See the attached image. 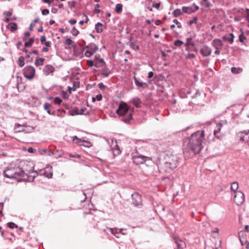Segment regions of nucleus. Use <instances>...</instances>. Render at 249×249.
Instances as JSON below:
<instances>
[{"instance_id": "obj_57", "label": "nucleus", "mask_w": 249, "mask_h": 249, "mask_svg": "<svg viewBox=\"0 0 249 249\" xmlns=\"http://www.w3.org/2000/svg\"><path fill=\"white\" fill-rule=\"evenodd\" d=\"M31 53H34V54H37L38 53V52H37V50H33V51L30 52L29 54H27V57H30V54H31Z\"/></svg>"}, {"instance_id": "obj_60", "label": "nucleus", "mask_w": 249, "mask_h": 249, "mask_svg": "<svg viewBox=\"0 0 249 249\" xmlns=\"http://www.w3.org/2000/svg\"><path fill=\"white\" fill-rule=\"evenodd\" d=\"M69 22L71 24L73 25V24H74L75 23H76V19H70V20H69Z\"/></svg>"}, {"instance_id": "obj_41", "label": "nucleus", "mask_w": 249, "mask_h": 249, "mask_svg": "<svg viewBox=\"0 0 249 249\" xmlns=\"http://www.w3.org/2000/svg\"><path fill=\"white\" fill-rule=\"evenodd\" d=\"M78 113H79L78 112H76L75 108L71 109L69 111V114L71 116L76 115H78Z\"/></svg>"}, {"instance_id": "obj_17", "label": "nucleus", "mask_w": 249, "mask_h": 249, "mask_svg": "<svg viewBox=\"0 0 249 249\" xmlns=\"http://www.w3.org/2000/svg\"><path fill=\"white\" fill-rule=\"evenodd\" d=\"M109 231L111 232V233L113 234H114L116 237L119 238V237L117 235L118 233H121L123 235H125L126 233H124V232H122L123 229H113V228H109Z\"/></svg>"}, {"instance_id": "obj_33", "label": "nucleus", "mask_w": 249, "mask_h": 249, "mask_svg": "<svg viewBox=\"0 0 249 249\" xmlns=\"http://www.w3.org/2000/svg\"><path fill=\"white\" fill-rule=\"evenodd\" d=\"M123 5L122 4H117L115 7V11L116 13L120 14L122 12Z\"/></svg>"}, {"instance_id": "obj_39", "label": "nucleus", "mask_w": 249, "mask_h": 249, "mask_svg": "<svg viewBox=\"0 0 249 249\" xmlns=\"http://www.w3.org/2000/svg\"><path fill=\"white\" fill-rule=\"evenodd\" d=\"M64 43L68 46H71L72 45L74 42L70 38H67L65 41Z\"/></svg>"}, {"instance_id": "obj_11", "label": "nucleus", "mask_w": 249, "mask_h": 249, "mask_svg": "<svg viewBox=\"0 0 249 249\" xmlns=\"http://www.w3.org/2000/svg\"><path fill=\"white\" fill-rule=\"evenodd\" d=\"M146 159V157L142 155H135L133 157V162L137 165L143 163Z\"/></svg>"}, {"instance_id": "obj_35", "label": "nucleus", "mask_w": 249, "mask_h": 249, "mask_svg": "<svg viewBox=\"0 0 249 249\" xmlns=\"http://www.w3.org/2000/svg\"><path fill=\"white\" fill-rule=\"evenodd\" d=\"M34 42V38H30V39L28 41H26L25 43V44H24L25 47H28L31 46L32 45V44H33Z\"/></svg>"}, {"instance_id": "obj_29", "label": "nucleus", "mask_w": 249, "mask_h": 249, "mask_svg": "<svg viewBox=\"0 0 249 249\" xmlns=\"http://www.w3.org/2000/svg\"><path fill=\"white\" fill-rule=\"evenodd\" d=\"M103 25L100 22H98L95 25V29L97 33H101L103 31L102 29Z\"/></svg>"}, {"instance_id": "obj_50", "label": "nucleus", "mask_w": 249, "mask_h": 249, "mask_svg": "<svg viewBox=\"0 0 249 249\" xmlns=\"http://www.w3.org/2000/svg\"><path fill=\"white\" fill-rule=\"evenodd\" d=\"M12 14V11H4L3 12V15L5 16H7V17H9V16H11Z\"/></svg>"}, {"instance_id": "obj_20", "label": "nucleus", "mask_w": 249, "mask_h": 249, "mask_svg": "<svg viewBox=\"0 0 249 249\" xmlns=\"http://www.w3.org/2000/svg\"><path fill=\"white\" fill-rule=\"evenodd\" d=\"M87 48L94 53L98 50V47L94 43H90L87 46Z\"/></svg>"}, {"instance_id": "obj_56", "label": "nucleus", "mask_w": 249, "mask_h": 249, "mask_svg": "<svg viewBox=\"0 0 249 249\" xmlns=\"http://www.w3.org/2000/svg\"><path fill=\"white\" fill-rule=\"evenodd\" d=\"M69 157H71V158H80L81 157V156L80 155H78V154H75V155L71 154V155H70Z\"/></svg>"}, {"instance_id": "obj_52", "label": "nucleus", "mask_w": 249, "mask_h": 249, "mask_svg": "<svg viewBox=\"0 0 249 249\" xmlns=\"http://www.w3.org/2000/svg\"><path fill=\"white\" fill-rule=\"evenodd\" d=\"M195 57V55L193 53H188L186 56V58L188 59L194 58Z\"/></svg>"}, {"instance_id": "obj_42", "label": "nucleus", "mask_w": 249, "mask_h": 249, "mask_svg": "<svg viewBox=\"0 0 249 249\" xmlns=\"http://www.w3.org/2000/svg\"><path fill=\"white\" fill-rule=\"evenodd\" d=\"M183 44V42L180 40H177L174 42V45L175 46H178V47H180Z\"/></svg>"}, {"instance_id": "obj_49", "label": "nucleus", "mask_w": 249, "mask_h": 249, "mask_svg": "<svg viewBox=\"0 0 249 249\" xmlns=\"http://www.w3.org/2000/svg\"><path fill=\"white\" fill-rule=\"evenodd\" d=\"M49 13V10L48 9H43L42 11V14L43 15H48V14Z\"/></svg>"}, {"instance_id": "obj_46", "label": "nucleus", "mask_w": 249, "mask_h": 249, "mask_svg": "<svg viewBox=\"0 0 249 249\" xmlns=\"http://www.w3.org/2000/svg\"><path fill=\"white\" fill-rule=\"evenodd\" d=\"M100 7V5L99 4H96L95 5V12L97 14H98L100 12V10L98 8Z\"/></svg>"}, {"instance_id": "obj_47", "label": "nucleus", "mask_w": 249, "mask_h": 249, "mask_svg": "<svg viewBox=\"0 0 249 249\" xmlns=\"http://www.w3.org/2000/svg\"><path fill=\"white\" fill-rule=\"evenodd\" d=\"M87 65L89 67H91L94 65V62L93 61L89 60L87 62Z\"/></svg>"}, {"instance_id": "obj_54", "label": "nucleus", "mask_w": 249, "mask_h": 249, "mask_svg": "<svg viewBox=\"0 0 249 249\" xmlns=\"http://www.w3.org/2000/svg\"><path fill=\"white\" fill-rule=\"evenodd\" d=\"M36 149L32 147H29L28 149V151L30 153H34L36 152Z\"/></svg>"}, {"instance_id": "obj_44", "label": "nucleus", "mask_w": 249, "mask_h": 249, "mask_svg": "<svg viewBox=\"0 0 249 249\" xmlns=\"http://www.w3.org/2000/svg\"><path fill=\"white\" fill-rule=\"evenodd\" d=\"M7 225L10 229H14L17 227L16 225L13 222H9L7 223Z\"/></svg>"}, {"instance_id": "obj_14", "label": "nucleus", "mask_w": 249, "mask_h": 249, "mask_svg": "<svg viewBox=\"0 0 249 249\" xmlns=\"http://www.w3.org/2000/svg\"><path fill=\"white\" fill-rule=\"evenodd\" d=\"M95 62L94 63V66L96 68L98 67H105V66L106 65L105 62L104 61L103 59L102 58H99L96 56L95 58Z\"/></svg>"}, {"instance_id": "obj_48", "label": "nucleus", "mask_w": 249, "mask_h": 249, "mask_svg": "<svg viewBox=\"0 0 249 249\" xmlns=\"http://www.w3.org/2000/svg\"><path fill=\"white\" fill-rule=\"evenodd\" d=\"M197 20V18L196 17H194L192 20L189 21V23L190 25L193 24L194 23H196Z\"/></svg>"}, {"instance_id": "obj_63", "label": "nucleus", "mask_w": 249, "mask_h": 249, "mask_svg": "<svg viewBox=\"0 0 249 249\" xmlns=\"http://www.w3.org/2000/svg\"><path fill=\"white\" fill-rule=\"evenodd\" d=\"M206 2V3H205V6L206 7L209 8V7H210L211 6V5H212V4H211V2H209V1H206V2Z\"/></svg>"}, {"instance_id": "obj_27", "label": "nucleus", "mask_w": 249, "mask_h": 249, "mask_svg": "<svg viewBox=\"0 0 249 249\" xmlns=\"http://www.w3.org/2000/svg\"><path fill=\"white\" fill-rule=\"evenodd\" d=\"M132 104L134 105V106L136 107H139V105L141 104V100L138 98H134L132 100Z\"/></svg>"}, {"instance_id": "obj_4", "label": "nucleus", "mask_w": 249, "mask_h": 249, "mask_svg": "<svg viewBox=\"0 0 249 249\" xmlns=\"http://www.w3.org/2000/svg\"><path fill=\"white\" fill-rule=\"evenodd\" d=\"M38 175L44 176L49 178H51L53 176L52 167L47 166L45 169L40 170L38 172L34 171L33 168L29 175L28 180L33 181Z\"/></svg>"}, {"instance_id": "obj_43", "label": "nucleus", "mask_w": 249, "mask_h": 249, "mask_svg": "<svg viewBox=\"0 0 249 249\" xmlns=\"http://www.w3.org/2000/svg\"><path fill=\"white\" fill-rule=\"evenodd\" d=\"M93 53H93L92 52H91L88 49V50H87L85 52V55L86 56L89 57H90V56H91Z\"/></svg>"}, {"instance_id": "obj_61", "label": "nucleus", "mask_w": 249, "mask_h": 249, "mask_svg": "<svg viewBox=\"0 0 249 249\" xmlns=\"http://www.w3.org/2000/svg\"><path fill=\"white\" fill-rule=\"evenodd\" d=\"M244 242H245L246 248L247 249H249V242L246 240H244Z\"/></svg>"}, {"instance_id": "obj_19", "label": "nucleus", "mask_w": 249, "mask_h": 249, "mask_svg": "<svg viewBox=\"0 0 249 249\" xmlns=\"http://www.w3.org/2000/svg\"><path fill=\"white\" fill-rule=\"evenodd\" d=\"M71 139L74 142L79 144H80V143L82 142L87 143L88 144V146H89V145L90 144V142L86 140H82L81 139L78 138L76 136L71 137Z\"/></svg>"}, {"instance_id": "obj_28", "label": "nucleus", "mask_w": 249, "mask_h": 249, "mask_svg": "<svg viewBox=\"0 0 249 249\" xmlns=\"http://www.w3.org/2000/svg\"><path fill=\"white\" fill-rule=\"evenodd\" d=\"M243 71L242 68L232 67L231 69V71L234 74H239Z\"/></svg>"}, {"instance_id": "obj_8", "label": "nucleus", "mask_w": 249, "mask_h": 249, "mask_svg": "<svg viewBox=\"0 0 249 249\" xmlns=\"http://www.w3.org/2000/svg\"><path fill=\"white\" fill-rule=\"evenodd\" d=\"M239 139L244 142L249 141V130L239 132L237 135Z\"/></svg>"}, {"instance_id": "obj_12", "label": "nucleus", "mask_w": 249, "mask_h": 249, "mask_svg": "<svg viewBox=\"0 0 249 249\" xmlns=\"http://www.w3.org/2000/svg\"><path fill=\"white\" fill-rule=\"evenodd\" d=\"M212 52V49L207 46H204L200 49V53L204 57L210 56Z\"/></svg>"}, {"instance_id": "obj_62", "label": "nucleus", "mask_w": 249, "mask_h": 249, "mask_svg": "<svg viewBox=\"0 0 249 249\" xmlns=\"http://www.w3.org/2000/svg\"><path fill=\"white\" fill-rule=\"evenodd\" d=\"M95 98L96 100L98 101H101L102 99V96L101 95H97Z\"/></svg>"}, {"instance_id": "obj_37", "label": "nucleus", "mask_w": 249, "mask_h": 249, "mask_svg": "<svg viewBox=\"0 0 249 249\" xmlns=\"http://www.w3.org/2000/svg\"><path fill=\"white\" fill-rule=\"evenodd\" d=\"M244 17L249 22V9H247L243 13Z\"/></svg>"}, {"instance_id": "obj_53", "label": "nucleus", "mask_w": 249, "mask_h": 249, "mask_svg": "<svg viewBox=\"0 0 249 249\" xmlns=\"http://www.w3.org/2000/svg\"><path fill=\"white\" fill-rule=\"evenodd\" d=\"M40 41L42 44H43V43L46 41V36L45 35H43L41 37Z\"/></svg>"}, {"instance_id": "obj_1", "label": "nucleus", "mask_w": 249, "mask_h": 249, "mask_svg": "<svg viewBox=\"0 0 249 249\" xmlns=\"http://www.w3.org/2000/svg\"><path fill=\"white\" fill-rule=\"evenodd\" d=\"M33 168V164L29 162L23 170L18 167L7 168L3 171V174L5 178L21 181L26 179L28 180L29 175Z\"/></svg>"}, {"instance_id": "obj_6", "label": "nucleus", "mask_w": 249, "mask_h": 249, "mask_svg": "<svg viewBox=\"0 0 249 249\" xmlns=\"http://www.w3.org/2000/svg\"><path fill=\"white\" fill-rule=\"evenodd\" d=\"M233 200L237 205H241L245 200L244 194L241 191L235 192L234 195Z\"/></svg>"}, {"instance_id": "obj_64", "label": "nucleus", "mask_w": 249, "mask_h": 249, "mask_svg": "<svg viewBox=\"0 0 249 249\" xmlns=\"http://www.w3.org/2000/svg\"><path fill=\"white\" fill-rule=\"evenodd\" d=\"M35 24L34 23H31L30 25L29 29L31 31H32L33 30V28L35 27Z\"/></svg>"}, {"instance_id": "obj_10", "label": "nucleus", "mask_w": 249, "mask_h": 249, "mask_svg": "<svg viewBox=\"0 0 249 249\" xmlns=\"http://www.w3.org/2000/svg\"><path fill=\"white\" fill-rule=\"evenodd\" d=\"M199 7L197 5L194 4L193 5L190 7L183 6L182 7V11L184 13L191 14L192 13L195 12L198 10Z\"/></svg>"}, {"instance_id": "obj_30", "label": "nucleus", "mask_w": 249, "mask_h": 249, "mask_svg": "<svg viewBox=\"0 0 249 249\" xmlns=\"http://www.w3.org/2000/svg\"><path fill=\"white\" fill-rule=\"evenodd\" d=\"M18 64L20 67H22L24 65V58L23 56H21L18 58Z\"/></svg>"}, {"instance_id": "obj_18", "label": "nucleus", "mask_w": 249, "mask_h": 249, "mask_svg": "<svg viewBox=\"0 0 249 249\" xmlns=\"http://www.w3.org/2000/svg\"><path fill=\"white\" fill-rule=\"evenodd\" d=\"M132 197L133 200L136 199V201L133 202L135 205H138L141 203V197L139 194L135 193L132 195Z\"/></svg>"}, {"instance_id": "obj_22", "label": "nucleus", "mask_w": 249, "mask_h": 249, "mask_svg": "<svg viewBox=\"0 0 249 249\" xmlns=\"http://www.w3.org/2000/svg\"><path fill=\"white\" fill-rule=\"evenodd\" d=\"M238 183L237 182H233L231 185V189L235 193L238 191Z\"/></svg>"}, {"instance_id": "obj_40", "label": "nucleus", "mask_w": 249, "mask_h": 249, "mask_svg": "<svg viewBox=\"0 0 249 249\" xmlns=\"http://www.w3.org/2000/svg\"><path fill=\"white\" fill-rule=\"evenodd\" d=\"M62 100L60 98L56 97L54 99V103L55 104L60 105L62 103Z\"/></svg>"}, {"instance_id": "obj_38", "label": "nucleus", "mask_w": 249, "mask_h": 249, "mask_svg": "<svg viewBox=\"0 0 249 249\" xmlns=\"http://www.w3.org/2000/svg\"><path fill=\"white\" fill-rule=\"evenodd\" d=\"M71 33L74 36H77L79 32L75 28V27H73L71 31Z\"/></svg>"}, {"instance_id": "obj_34", "label": "nucleus", "mask_w": 249, "mask_h": 249, "mask_svg": "<svg viewBox=\"0 0 249 249\" xmlns=\"http://www.w3.org/2000/svg\"><path fill=\"white\" fill-rule=\"evenodd\" d=\"M51 107L50 104L46 103L44 105V109L47 111V113L49 114H52L51 110H50V107Z\"/></svg>"}, {"instance_id": "obj_3", "label": "nucleus", "mask_w": 249, "mask_h": 249, "mask_svg": "<svg viewBox=\"0 0 249 249\" xmlns=\"http://www.w3.org/2000/svg\"><path fill=\"white\" fill-rule=\"evenodd\" d=\"M164 160L165 161L162 167L163 172L170 173L177 168L178 163V158L177 155L167 154Z\"/></svg>"}, {"instance_id": "obj_7", "label": "nucleus", "mask_w": 249, "mask_h": 249, "mask_svg": "<svg viewBox=\"0 0 249 249\" xmlns=\"http://www.w3.org/2000/svg\"><path fill=\"white\" fill-rule=\"evenodd\" d=\"M128 110L129 107L127 104L123 102L119 105L116 112L119 116H124L128 112Z\"/></svg>"}, {"instance_id": "obj_31", "label": "nucleus", "mask_w": 249, "mask_h": 249, "mask_svg": "<svg viewBox=\"0 0 249 249\" xmlns=\"http://www.w3.org/2000/svg\"><path fill=\"white\" fill-rule=\"evenodd\" d=\"M183 11L182 12L179 9H176L173 11V15L175 17H178L182 14Z\"/></svg>"}, {"instance_id": "obj_2", "label": "nucleus", "mask_w": 249, "mask_h": 249, "mask_svg": "<svg viewBox=\"0 0 249 249\" xmlns=\"http://www.w3.org/2000/svg\"><path fill=\"white\" fill-rule=\"evenodd\" d=\"M204 144V131L199 130L191 135L189 139L187 146L195 154H198L203 148Z\"/></svg>"}, {"instance_id": "obj_9", "label": "nucleus", "mask_w": 249, "mask_h": 249, "mask_svg": "<svg viewBox=\"0 0 249 249\" xmlns=\"http://www.w3.org/2000/svg\"><path fill=\"white\" fill-rule=\"evenodd\" d=\"M227 122L225 120H221L218 124H217L216 128L214 130V135L216 137L219 138V136L218 135V133L220 132L221 128L227 125Z\"/></svg>"}, {"instance_id": "obj_24", "label": "nucleus", "mask_w": 249, "mask_h": 249, "mask_svg": "<svg viewBox=\"0 0 249 249\" xmlns=\"http://www.w3.org/2000/svg\"><path fill=\"white\" fill-rule=\"evenodd\" d=\"M102 75H103L104 77L108 76L110 74V71L109 70V69L106 67V65L105 66V67L102 68Z\"/></svg>"}, {"instance_id": "obj_59", "label": "nucleus", "mask_w": 249, "mask_h": 249, "mask_svg": "<svg viewBox=\"0 0 249 249\" xmlns=\"http://www.w3.org/2000/svg\"><path fill=\"white\" fill-rule=\"evenodd\" d=\"M44 45H45L46 47H50L51 45V42L50 41H45L44 43Z\"/></svg>"}, {"instance_id": "obj_32", "label": "nucleus", "mask_w": 249, "mask_h": 249, "mask_svg": "<svg viewBox=\"0 0 249 249\" xmlns=\"http://www.w3.org/2000/svg\"><path fill=\"white\" fill-rule=\"evenodd\" d=\"M132 119V113H129L128 114V117H124L122 119V120L125 123H128Z\"/></svg>"}, {"instance_id": "obj_51", "label": "nucleus", "mask_w": 249, "mask_h": 249, "mask_svg": "<svg viewBox=\"0 0 249 249\" xmlns=\"http://www.w3.org/2000/svg\"><path fill=\"white\" fill-rule=\"evenodd\" d=\"M30 35V33L29 32H26L24 33V36L23 37V40H25L27 39V37Z\"/></svg>"}, {"instance_id": "obj_36", "label": "nucleus", "mask_w": 249, "mask_h": 249, "mask_svg": "<svg viewBox=\"0 0 249 249\" xmlns=\"http://www.w3.org/2000/svg\"><path fill=\"white\" fill-rule=\"evenodd\" d=\"M238 235H239L240 242H241V244L243 245L244 240H245L244 238L243 237L244 235V231H240L238 233Z\"/></svg>"}, {"instance_id": "obj_16", "label": "nucleus", "mask_w": 249, "mask_h": 249, "mask_svg": "<svg viewBox=\"0 0 249 249\" xmlns=\"http://www.w3.org/2000/svg\"><path fill=\"white\" fill-rule=\"evenodd\" d=\"M175 243L178 249H183L186 247L185 243L180 239L175 238Z\"/></svg>"}, {"instance_id": "obj_15", "label": "nucleus", "mask_w": 249, "mask_h": 249, "mask_svg": "<svg viewBox=\"0 0 249 249\" xmlns=\"http://www.w3.org/2000/svg\"><path fill=\"white\" fill-rule=\"evenodd\" d=\"M212 45L215 48V49H221L223 46V43L220 39H215L212 42Z\"/></svg>"}, {"instance_id": "obj_55", "label": "nucleus", "mask_w": 249, "mask_h": 249, "mask_svg": "<svg viewBox=\"0 0 249 249\" xmlns=\"http://www.w3.org/2000/svg\"><path fill=\"white\" fill-rule=\"evenodd\" d=\"M160 6V3H155L152 4V7L156 9H159Z\"/></svg>"}, {"instance_id": "obj_45", "label": "nucleus", "mask_w": 249, "mask_h": 249, "mask_svg": "<svg viewBox=\"0 0 249 249\" xmlns=\"http://www.w3.org/2000/svg\"><path fill=\"white\" fill-rule=\"evenodd\" d=\"M239 39L241 42H243L244 41V40L246 39V37L243 34L240 35Z\"/></svg>"}, {"instance_id": "obj_5", "label": "nucleus", "mask_w": 249, "mask_h": 249, "mask_svg": "<svg viewBox=\"0 0 249 249\" xmlns=\"http://www.w3.org/2000/svg\"><path fill=\"white\" fill-rule=\"evenodd\" d=\"M35 72V69L33 66H26L23 69L24 76L29 80H31L34 77Z\"/></svg>"}, {"instance_id": "obj_25", "label": "nucleus", "mask_w": 249, "mask_h": 249, "mask_svg": "<svg viewBox=\"0 0 249 249\" xmlns=\"http://www.w3.org/2000/svg\"><path fill=\"white\" fill-rule=\"evenodd\" d=\"M45 61V59L43 58L37 57L36 59L35 65L36 66H42L43 65V62Z\"/></svg>"}, {"instance_id": "obj_23", "label": "nucleus", "mask_w": 249, "mask_h": 249, "mask_svg": "<svg viewBox=\"0 0 249 249\" xmlns=\"http://www.w3.org/2000/svg\"><path fill=\"white\" fill-rule=\"evenodd\" d=\"M136 85L139 88H142L145 85V83L141 82L137 77H134Z\"/></svg>"}, {"instance_id": "obj_21", "label": "nucleus", "mask_w": 249, "mask_h": 249, "mask_svg": "<svg viewBox=\"0 0 249 249\" xmlns=\"http://www.w3.org/2000/svg\"><path fill=\"white\" fill-rule=\"evenodd\" d=\"M234 35L232 33L230 34L229 36H223V39L225 40L228 41L231 44L232 43L234 39Z\"/></svg>"}, {"instance_id": "obj_26", "label": "nucleus", "mask_w": 249, "mask_h": 249, "mask_svg": "<svg viewBox=\"0 0 249 249\" xmlns=\"http://www.w3.org/2000/svg\"><path fill=\"white\" fill-rule=\"evenodd\" d=\"M7 27L10 28L11 32H14L17 29V24L15 22H11L7 25Z\"/></svg>"}, {"instance_id": "obj_13", "label": "nucleus", "mask_w": 249, "mask_h": 249, "mask_svg": "<svg viewBox=\"0 0 249 249\" xmlns=\"http://www.w3.org/2000/svg\"><path fill=\"white\" fill-rule=\"evenodd\" d=\"M54 68L51 65L45 66L43 69V71L45 75H48L54 71Z\"/></svg>"}, {"instance_id": "obj_58", "label": "nucleus", "mask_w": 249, "mask_h": 249, "mask_svg": "<svg viewBox=\"0 0 249 249\" xmlns=\"http://www.w3.org/2000/svg\"><path fill=\"white\" fill-rule=\"evenodd\" d=\"M98 87L100 89H103L105 88V86L103 83H100L98 84Z\"/></svg>"}]
</instances>
